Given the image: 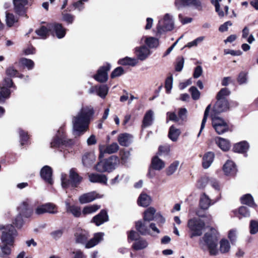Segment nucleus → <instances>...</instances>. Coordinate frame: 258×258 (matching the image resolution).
Instances as JSON below:
<instances>
[{
    "label": "nucleus",
    "mask_w": 258,
    "mask_h": 258,
    "mask_svg": "<svg viewBox=\"0 0 258 258\" xmlns=\"http://www.w3.org/2000/svg\"><path fill=\"white\" fill-rule=\"evenodd\" d=\"M0 232L2 233L1 238L2 242L0 243V257L9 258L12 253L15 239L18 234L17 231L11 224H0Z\"/></svg>",
    "instance_id": "1"
},
{
    "label": "nucleus",
    "mask_w": 258,
    "mask_h": 258,
    "mask_svg": "<svg viewBox=\"0 0 258 258\" xmlns=\"http://www.w3.org/2000/svg\"><path fill=\"white\" fill-rule=\"evenodd\" d=\"M93 110L91 107H82L78 114L72 119L73 134L80 136L86 132L90 122Z\"/></svg>",
    "instance_id": "2"
},
{
    "label": "nucleus",
    "mask_w": 258,
    "mask_h": 258,
    "mask_svg": "<svg viewBox=\"0 0 258 258\" xmlns=\"http://www.w3.org/2000/svg\"><path fill=\"white\" fill-rule=\"evenodd\" d=\"M214 229H211L210 232L206 233L200 240V245L203 250L208 249L210 254L216 255L218 253L217 244L218 235Z\"/></svg>",
    "instance_id": "3"
},
{
    "label": "nucleus",
    "mask_w": 258,
    "mask_h": 258,
    "mask_svg": "<svg viewBox=\"0 0 258 258\" xmlns=\"http://www.w3.org/2000/svg\"><path fill=\"white\" fill-rule=\"evenodd\" d=\"M49 31L54 32L57 37L59 39L63 38L66 34L65 29L61 24L58 23L48 24L47 27L41 26L39 29H37L35 32L40 38L45 39L48 36Z\"/></svg>",
    "instance_id": "4"
},
{
    "label": "nucleus",
    "mask_w": 258,
    "mask_h": 258,
    "mask_svg": "<svg viewBox=\"0 0 258 258\" xmlns=\"http://www.w3.org/2000/svg\"><path fill=\"white\" fill-rule=\"evenodd\" d=\"M145 220L138 221L136 223V230L142 235H150L152 237H157L160 233V230L154 223L148 224Z\"/></svg>",
    "instance_id": "5"
},
{
    "label": "nucleus",
    "mask_w": 258,
    "mask_h": 258,
    "mask_svg": "<svg viewBox=\"0 0 258 258\" xmlns=\"http://www.w3.org/2000/svg\"><path fill=\"white\" fill-rule=\"evenodd\" d=\"M73 144V140L67 138L64 130L61 127L59 128L56 136L50 143L51 147L53 148L69 147Z\"/></svg>",
    "instance_id": "6"
},
{
    "label": "nucleus",
    "mask_w": 258,
    "mask_h": 258,
    "mask_svg": "<svg viewBox=\"0 0 258 258\" xmlns=\"http://www.w3.org/2000/svg\"><path fill=\"white\" fill-rule=\"evenodd\" d=\"M187 226L192 232L190 237L201 236L205 226V222L200 219L194 218L188 220Z\"/></svg>",
    "instance_id": "7"
},
{
    "label": "nucleus",
    "mask_w": 258,
    "mask_h": 258,
    "mask_svg": "<svg viewBox=\"0 0 258 258\" xmlns=\"http://www.w3.org/2000/svg\"><path fill=\"white\" fill-rule=\"evenodd\" d=\"M174 28V22L172 16L169 14H166L163 18L160 20L157 26L158 33H162L163 32L171 31Z\"/></svg>",
    "instance_id": "8"
},
{
    "label": "nucleus",
    "mask_w": 258,
    "mask_h": 258,
    "mask_svg": "<svg viewBox=\"0 0 258 258\" xmlns=\"http://www.w3.org/2000/svg\"><path fill=\"white\" fill-rule=\"evenodd\" d=\"M212 125L217 134L221 135L228 131L227 123L221 117L214 114H211Z\"/></svg>",
    "instance_id": "9"
},
{
    "label": "nucleus",
    "mask_w": 258,
    "mask_h": 258,
    "mask_svg": "<svg viewBox=\"0 0 258 258\" xmlns=\"http://www.w3.org/2000/svg\"><path fill=\"white\" fill-rule=\"evenodd\" d=\"M57 213V207L52 203H46L37 207L35 213L37 215H41L44 213L56 214Z\"/></svg>",
    "instance_id": "10"
},
{
    "label": "nucleus",
    "mask_w": 258,
    "mask_h": 258,
    "mask_svg": "<svg viewBox=\"0 0 258 258\" xmlns=\"http://www.w3.org/2000/svg\"><path fill=\"white\" fill-rule=\"evenodd\" d=\"M111 66L109 63L100 67L97 71V73L94 76V79L98 82L103 83L108 79V71L110 70Z\"/></svg>",
    "instance_id": "11"
},
{
    "label": "nucleus",
    "mask_w": 258,
    "mask_h": 258,
    "mask_svg": "<svg viewBox=\"0 0 258 258\" xmlns=\"http://www.w3.org/2000/svg\"><path fill=\"white\" fill-rule=\"evenodd\" d=\"M103 195H100L97 192L93 191L81 195L79 198V201L81 204L90 203L97 199L103 198Z\"/></svg>",
    "instance_id": "12"
},
{
    "label": "nucleus",
    "mask_w": 258,
    "mask_h": 258,
    "mask_svg": "<svg viewBox=\"0 0 258 258\" xmlns=\"http://www.w3.org/2000/svg\"><path fill=\"white\" fill-rule=\"evenodd\" d=\"M28 3V0H13L15 12L20 16L27 17V8L25 7Z\"/></svg>",
    "instance_id": "13"
},
{
    "label": "nucleus",
    "mask_w": 258,
    "mask_h": 258,
    "mask_svg": "<svg viewBox=\"0 0 258 258\" xmlns=\"http://www.w3.org/2000/svg\"><path fill=\"white\" fill-rule=\"evenodd\" d=\"M89 237V232L82 229H77L75 233V242L77 243L81 244L84 246Z\"/></svg>",
    "instance_id": "14"
},
{
    "label": "nucleus",
    "mask_w": 258,
    "mask_h": 258,
    "mask_svg": "<svg viewBox=\"0 0 258 258\" xmlns=\"http://www.w3.org/2000/svg\"><path fill=\"white\" fill-rule=\"evenodd\" d=\"M229 108V104L227 99H217L215 103L212 114H217L227 110Z\"/></svg>",
    "instance_id": "15"
},
{
    "label": "nucleus",
    "mask_w": 258,
    "mask_h": 258,
    "mask_svg": "<svg viewBox=\"0 0 258 258\" xmlns=\"http://www.w3.org/2000/svg\"><path fill=\"white\" fill-rule=\"evenodd\" d=\"M135 52L137 58L141 61L145 60L151 54L150 49L145 45L136 47Z\"/></svg>",
    "instance_id": "16"
},
{
    "label": "nucleus",
    "mask_w": 258,
    "mask_h": 258,
    "mask_svg": "<svg viewBox=\"0 0 258 258\" xmlns=\"http://www.w3.org/2000/svg\"><path fill=\"white\" fill-rule=\"evenodd\" d=\"M165 167V163L163 161L155 156L152 158L151 167L149 169V174L150 176H154V170H160Z\"/></svg>",
    "instance_id": "17"
},
{
    "label": "nucleus",
    "mask_w": 258,
    "mask_h": 258,
    "mask_svg": "<svg viewBox=\"0 0 258 258\" xmlns=\"http://www.w3.org/2000/svg\"><path fill=\"white\" fill-rule=\"evenodd\" d=\"M104 236V233L103 232L95 233L93 237L87 241L85 247L86 248H91L95 246L103 240Z\"/></svg>",
    "instance_id": "18"
},
{
    "label": "nucleus",
    "mask_w": 258,
    "mask_h": 258,
    "mask_svg": "<svg viewBox=\"0 0 258 258\" xmlns=\"http://www.w3.org/2000/svg\"><path fill=\"white\" fill-rule=\"evenodd\" d=\"M119 149V146L116 143H113L106 147L104 146H100L99 147V158H103L104 154H113L116 152Z\"/></svg>",
    "instance_id": "19"
},
{
    "label": "nucleus",
    "mask_w": 258,
    "mask_h": 258,
    "mask_svg": "<svg viewBox=\"0 0 258 258\" xmlns=\"http://www.w3.org/2000/svg\"><path fill=\"white\" fill-rule=\"evenodd\" d=\"M119 159L115 156H111L108 159L104 160L106 172H111L119 163Z\"/></svg>",
    "instance_id": "20"
},
{
    "label": "nucleus",
    "mask_w": 258,
    "mask_h": 258,
    "mask_svg": "<svg viewBox=\"0 0 258 258\" xmlns=\"http://www.w3.org/2000/svg\"><path fill=\"white\" fill-rule=\"evenodd\" d=\"M62 187L63 188L76 187L81 182V178H61Z\"/></svg>",
    "instance_id": "21"
},
{
    "label": "nucleus",
    "mask_w": 258,
    "mask_h": 258,
    "mask_svg": "<svg viewBox=\"0 0 258 258\" xmlns=\"http://www.w3.org/2000/svg\"><path fill=\"white\" fill-rule=\"evenodd\" d=\"M217 201V200L213 201L205 193H203L200 197L199 206L202 209L207 210L211 205H213Z\"/></svg>",
    "instance_id": "22"
},
{
    "label": "nucleus",
    "mask_w": 258,
    "mask_h": 258,
    "mask_svg": "<svg viewBox=\"0 0 258 258\" xmlns=\"http://www.w3.org/2000/svg\"><path fill=\"white\" fill-rule=\"evenodd\" d=\"M223 170L227 176H234L237 172L235 164L232 161L228 160L223 165Z\"/></svg>",
    "instance_id": "23"
},
{
    "label": "nucleus",
    "mask_w": 258,
    "mask_h": 258,
    "mask_svg": "<svg viewBox=\"0 0 258 258\" xmlns=\"http://www.w3.org/2000/svg\"><path fill=\"white\" fill-rule=\"evenodd\" d=\"M18 209L19 213L26 218L30 217L33 213V210L27 202H23Z\"/></svg>",
    "instance_id": "24"
},
{
    "label": "nucleus",
    "mask_w": 258,
    "mask_h": 258,
    "mask_svg": "<svg viewBox=\"0 0 258 258\" xmlns=\"http://www.w3.org/2000/svg\"><path fill=\"white\" fill-rule=\"evenodd\" d=\"M108 221V216L107 212L103 210H101L98 214L94 216L92 219V221L98 226Z\"/></svg>",
    "instance_id": "25"
},
{
    "label": "nucleus",
    "mask_w": 258,
    "mask_h": 258,
    "mask_svg": "<svg viewBox=\"0 0 258 258\" xmlns=\"http://www.w3.org/2000/svg\"><path fill=\"white\" fill-rule=\"evenodd\" d=\"M215 158V154L212 152H208L205 153L202 158V167L207 169L211 165Z\"/></svg>",
    "instance_id": "26"
},
{
    "label": "nucleus",
    "mask_w": 258,
    "mask_h": 258,
    "mask_svg": "<svg viewBox=\"0 0 258 258\" xmlns=\"http://www.w3.org/2000/svg\"><path fill=\"white\" fill-rule=\"evenodd\" d=\"M148 245V241L145 238L140 237L134 242L132 248L135 250H140L146 248Z\"/></svg>",
    "instance_id": "27"
},
{
    "label": "nucleus",
    "mask_w": 258,
    "mask_h": 258,
    "mask_svg": "<svg viewBox=\"0 0 258 258\" xmlns=\"http://www.w3.org/2000/svg\"><path fill=\"white\" fill-rule=\"evenodd\" d=\"M66 211L71 213L76 217H79L81 215V210L80 207L75 205H71L68 200L65 201Z\"/></svg>",
    "instance_id": "28"
},
{
    "label": "nucleus",
    "mask_w": 258,
    "mask_h": 258,
    "mask_svg": "<svg viewBox=\"0 0 258 258\" xmlns=\"http://www.w3.org/2000/svg\"><path fill=\"white\" fill-rule=\"evenodd\" d=\"M89 178V180L92 183H98L102 185H113L118 182L117 178Z\"/></svg>",
    "instance_id": "29"
},
{
    "label": "nucleus",
    "mask_w": 258,
    "mask_h": 258,
    "mask_svg": "<svg viewBox=\"0 0 258 258\" xmlns=\"http://www.w3.org/2000/svg\"><path fill=\"white\" fill-rule=\"evenodd\" d=\"M137 202L140 206L146 207L150 204L151 198L146 193L142 192L139 196Z\"/></svg>",
    "instance_id": "30"
},
{
    "label": "nucleus",
    "mask_w": 258,
    "mask_h": 258,
    "mask_svg": "<svg viewBox=\"0 0 258 258\" xmlns=\"http://www.w3.org/2000/svg\"><path fill=\"white\" fill-rule=\"evenodd\" d=\"M132 136L127 133L120 134L118 137V141L122 146L127 147L132 142Z\"/></svg>",
    "instance_id": "31"
},
{
    "label": "nucleus",
    "mask_w": 258,
    "mask_h": 258,
    "mask_svg": "<svg viewBox=\"0 0 258 258\" xmlns=\"http://www.w3.org/2000/svg\"><path fill=\"white\" fill-rule=\"evenodd\" d=\"M241 203L246 205L250 207L256 208L257 205L254 203L253 197L250 194H247L243 195L240 198Z\"/></svg>",
    "instance_id": "32"
},
{
    "label": "nucleus",
    "mask_w": 258,
    "mask_h": 258,
    "mask_svg": "<svg viewBox=\"0 0 258 258\" xmlns=\"http://www.w3.org/2000/svg\"><path fill=\"white\" fill-rule=\"evenodd\" d=\"M154 120V112L152 110H149L145 113L143 120L142 126L146 127L151 125Z\"/></svg>",
    "instance_id": "33"
},
{
    "label": "nucleus",
    "mask_w": 258,
    "mask_h": 258,
    "mask_svg": "<svg viewBox=\"0 0 258 258\" xmlns=\"http://www.w3.org/2000/svg\"><path fill=\"white\" fill-rule=\"evenodd\" d=\"M249 148L248 143L246 141H242L236 144L233 147L235 152L243 153L246 152Z\"/></svg>",
    "instance_id": "34"
},
{
    "label": "nucleus",
    "mask_w": 258,
    "mask_h": 258,
    "mask_svg": "<svg viewBox=\"0 0 258 258\" xmlns=\"http://www.w3.org/2000/svg\"><path fill=\"white\" fill-rule=\"evenodd\" d=\"M82 163L86 167L92 165L95 160V156L93 153H87L82 157Z\"/></svg>",
    "instance_id": "35"
},
{
    "label": "nucleus",
    "mask_w": 258,
    "mask_h": 258,
    "mask_svg": "<svg viewBox=\"0 0 258 258\" xmlns=\"http://www.w3.org/2000/svg\"><path fill=\"white\" fill-rule=\"evenodd\" d=\"M156 211L153 207H149L147 209L144 213L143 220L147 221H151L154 219Z\"/></svg>",
    "instance_id": "36"
},
{
    "label": "nucleus",
    "mask_w": 258,
    "mask_h": 258,
    "mask_svg": "<svg viewBox=\"0 0 258 258\" xmlns=\"http://www.w3.org/2000/svg\"><path fill=\"white\" fill-rule=\"evenodd\" d=\"M235 216L239 219L242 218H247L250 216V212L249 209L245 206H241L238 210L237 213L235 211Z\"/></svg>",
    "instance_id": "37"
},
{
    "label": "nucleus",
    "mask_w": 258,
    "mask_h": 258,
    "mask_svg": "<svg viewBox=\"0 0 258 258\" xmlns=\"http://www.w3.org/2000/svg\"><path fill=\"white\" fill-rule=\"evenodd\" d=\"M138 61L137 58L125 57L122 59H120L118 63L121 65H128L131 66H135L138 63Z\"/></svg>",
    "instance_id": "38"
},
{
    "label": "nucleus",
    "mask_w": 258,
    "mask_h": 258,
    "mask_svg": "<svg viewBox=\"0 0 258 258\" xmlns=\"http://www.w3.org/2000/svg\"><path fill=\"white\" fill-rule=\"evenodd\" d=\"M180 134L179 130L175 128L173 125L170 126L168 133V137L173 142L176 141Z\"/></svg>",
    "instance_id": "39"
},
{
    "label": "nucleus",
    "mask_w": 258,
    "mask_h": 258,
    "mask_svg": "<svg viewBox=\"0 0 258 258\" xmlns=\"http://www.w3.org/2000/svg\"><path fill=\"white\" fill-rule=\"evenodd\" d=\"M97 94L102 98H104L108 92V87L106 85L96 86Z\"/></svg>",
    "instance_id": "40"
},
{
    "label": "nucleus",
    "mask_w": 258,
    "mask_h": 258,
    "mask_svg": "<svg viewBox=\"0 0 258 258\" xmlns=\"http://www.w3.org/2000/svg\"><path fill=\"white\" fill-rule=\"evenodd\" d=\"M231 246L228 240L222 239L220 242V251L222 253H227L229 251Z\"/></svg>",
    "instance_id": "41"
},
{
    "label": "nucleus",
    "mask_w": 258,
    "mask_h": 258,
    "mask_svg": "<svg viewBox=\"0 0 258 258\" xmlns=\"http://www.w3.org/2000/svg\"><path fill=\"white\" fill-rule=\"evenodd\" d=\"M216 143L219 147L223 151H227L230 148L229 142L225 139L218 138L216 140Z\"/></svg>",
    "instance_id": "42"
},
{
    "label": "nucleus",
    "mask_w": 258,
    "mask_h": 258,
    "mask_svg": "<svg viewBox=\"0 0 258 258\" xmlns=\"http://www.w3.org/2000/svg\"><path fill=\"white\" fill-rule=\"evenodd\" d=\"M10 94L9 89L5 87H0V103L4 102L6 99L9 98Z\"/></svg>",
    "instance_id": "43"
},
{
    "label": "nucleus",
    "mask_w": 258,
    "mask_h": 258,
    "mask_svg": "<svg viewBox=\"0 0 258 258\" xmlns=\"http://www.w3.org/2000/svg\"><path fill=\"white\" fill-rule=\"evenodd\" d=\"M52 172V169L50 166L45 165L41 169L40 174L41 177H51Z\"/></svg>",
    "instance_id": "44"
},
{
    "label": "nucleus",
    "mask_w": 258,
    "mask_h": 258,
    "mask_svg": "<svg viewBox=\"0 0 258 258\" xmlns=\"http://www.w3.org/2000/svg\"><path fill=\"white\" fill-rule=\"evenodd\" d=\"M100 208V206L97 205L86 206L84 208L82 213L84 215L92 214L96 212Z\"/></svg>",
    "instance_id": "45"
},
{
    "label": "nucleus",
    "mask_w": 258,
    "mask_h": 258,
    "mask_svg": "<svg viewBox=\"0 0 258 258\" xmlns=\"http://www.w3.org/2000/svg\"><path fill=\"white\" fill-rule=\"evenodd\" d=\"M6 21L7 25L11 27L14 24L18 21V18L11 13H6Z\"/></svg>",
    "instance_id": "46"
},
{
    "label": "nucleus",
    "mask_w": 258,
    "mask_h": 258,
    "mask_svg": "<svg viewBox=\"0 0 258 258\" xmlns=\"http://www.w3.org/2000/svg\"><path fill=\"white\" fill-rule=\"evenodd\" d=\"M147 45L151 48H156L159 45L158 39L153 37H147L145 40Z\"/></svg>",
    "instance_id": "47"
},
{
    "label": "nucleus",
    "mask_w": 258,
    "mask_h": 258,
    "mask_svg": "<svg viewBox=\"0 0 258 258\" xmlns=\"http://www.w3.org/2000/svg\"><path fill=\"white\" fill-rule=\"evenodd\" d=\"M211 104H209L208 105V106L206 107V109H205V112H204V117L203 118V120H202V123H201V128H200V132L198 135V137H199L201 132H202L204 128L205 127V123L207 121V118H208V116L209 115V112L211 109Z\"/></svg>",
    "instance_id": "48"
},
{
    "label": "nucleus",
    "mask_w": 258,
    "mask_h": 258,
    "mask_svg": "<svg viewBox=\"0 0 258 258\" xmlns=\"http://www.w3.org/2000/svg\"><path fill=\"white\" fill-rule=\"evenodd\" d=\"M249 232L251 234L258 232V220H251L249 223Z\"/></svg>",
    "instance_id": "49"
},
{
    "label": "nucleus",
    "mask_w": 258,
    "mask_h": 258,
    "mask_svg": "<svg viewBox=\"0 0 258 258\" xmlns=\"http://www.w3.org/2000/svg\"><path fill=\"white\" fill-rule=\"evenodd\" d=\"M179 164L178 161H175L170 164V165L166 169L167 175H171L177 170Z\"/></svg>",
    "instance_id": "50"
},
{
    "label": "nucleus",
    "mask_w": 258,
    "mask_h": 258,
    "mask_svg": "<svg viewBox=\"0 0 258 258\" xmlns=\"http://www.w3.org/2000/svg\"><path fill=\"white\" fill-rule=\"evenodd\" d=\"M230 94V91L226 88H222L217 95V99H226L225 97Z\"/></svg>",
    "instance_id": "51"
},
{
    "label": "nucleus",
    "mask_w": 258,
    "mask_h": 258,
    "mask_svg": "<svg viewBox=\"0 0 258 258\" xmlns=\"http://www.w3.org/2000/svg\"><path fill=\"white\" fill-rule=\"evenodd\" d=\"M20 62L23 66H25L28 70H32L34 66V63L33 60L26 58H22Z\"/></svg>",
    "instance_id": "52"
},
{
    "label": "nucleus",
    "mask_w": 258,
    "mask_h": 258,
    "mask_svg": "<svg viewBox=\"0 0 258 258\" xmlns=\"http://www.w3.org/2000/svg\"><path fill=\"white\" fill-rule=\"evenodd\" d=\"M19 133L20 136V142L22 146L24 145L28 140V135L27 133L24 131L19 129Z\"/></svg>",
    "instance_id": "53"
},
{
    "label": "nucleus",
    "mask_w": 258,
    "mask_h": 258,
    "mask_svg": "<svg viewBox=\"0 0 258 258\" xmlns=\"http://www.w3.org/2000/svg\"><path fill=\"white\" fill-rule=\"evenodd\" d=\"M172 84L173 77L172 76H170L166 78L165 82V88L167 93L169 94L170 93L172 88Z\"/></svg>",
    "instance_id": "54"
},
{
    "label": "nucleus",
    "mask_w": 258,
    "mask_h": 258,
    "mask_svg": "<svg viewBox=\"0 0 258 258\" xmlns=\"http://www.w3.org/2000/svg\"><path fill=\"white\" fill-rule=\"evenodd\" d=\"M13 223L17 228H21L24 224V221L22 219V215L19 213L14 219Z\"/></svg>",
    "instance_id": "55"
},
{
    "label": "nucleus",
    "mask_w": 258,
    "mask_h": 258,
    "mask_svg": "<svg viewBox=\"0 0 258 258\" xmlns=\"http://www.w3.org/2000/svg\"><path fill=\"white\" fill-rule=\"evenodd\" d=\"M237 230L236 229H231L228 232V237L233 244L235 243L237 239Z\"/></svg>",
    "instance_id": "56"
},
{
    "label": "nucleus",
    "mask_w": 258,
    "mask_h": 258,
    "mask_svg": "<svg viewBox=\"0 0 258 258\" xmlns=\"http://www.w3.org/2000/svg\"><path fill=\"white\" fill-rule=\"evenodd\" d=\"M159 226H162L165 222V219L160 212L156 213L154 219Z\"/></svg>",
    "instance_id": "57"
},
{
    "label": "nucleus",
    "mask_w": 258,
    "mask_h": 258,
    "mask_svg": "<svg viewBox=\"0 0 258 258\" xmlns=\"http://www.w3.org/2000/svg\"><path fill=\"white\" fill-rule=\"evenodd\" d=\"M189 92H190L192 98L194 100H198L199 99L200 92L196 87L194 86L191 87L189 88Z\"/></svg>",
    "instance_id": "58"
},
{
    "label": "nucleus",
    "mask_w": 258,
    "mask_h": 258,
    "mask_svg": "<svg viewBox=\"0 0 258 258\" xmlns=\"http://www.w3.org/2000/svg\"><path fill=\"white\" fill-rule=\"evenodd\" d=\"M184 64V58L182 57H178L176 59L175 69L177 72H180L183 69Z\"/></svg>",
    "instance_id": "59"
},
{
    "label": "nucleus",
    "mask_w": 258,
    "mask_h": 258,
    "mask_svg": "<svg viewBox=\"0 0 258 258\" xmlns=\"http://www.w3.org/2000/svg\"><path fill=\"white\" fill-rule=\"evenodd\" d=\"M204 36L199 37L194 40L188 42L186 45V46L189 48L192 46H196L199 43L202 42L204 40Z\"/></svg>",
    "instance_id": "60"
},
{
    "label": "nucleus",
    "mask_w": 258,
    "mask_h": 258,
    "mask_svg": "<svg viewBox=\"0 0 258 258\" xmlns=\"http://www.w3.org/2000/svg\"><path fill=\"white\" fill-rule=\"evenodd\" d=\"M124 73V70L121 67L116 68L111 74V78H114L121 76Z\"/></svg>",
    "instance_id": "61"
},
{
    "label": "nucleus",
    "mask_w": 258,
    "mask_h": 258,
    "mask_svg": "<svg viewBox=\"0 0 258 258\" xmlns=\"http://www.w3.org/2000/svg\"><path fill=\"white\" fill-rule=\"evenodd\" d=\"M95 170L100 172H106L104 161L98 162L95 167Z\"/></svg>",
    "instance_id": "62"
},
{
    "label": "nucleus",
    "mask_w": 258,
    "mask_h": 258,
    "mask_svg": "<svg viewBox=\"0 0 258 258\" xmlns=\"http://www.w3.org/2000/svg\"><path fill=\"white\" fill-rule=\"evenodd\" d=\"M166 114L167 120H169L174 122L178 121L179 118L174 112H168Z\"/></svg>",
    "instance_id": "63"
},
{
    "label": "nucleus",
    "mask_w": 258,
    "mask_h": 258,
    "mask_svg": "<svg viewBox=\"0 0 258 258\" xmlns=\"http://www.w3.org/2000/svg\"><path fill=\"white\" fill-rule=\"evenodd\" d=\"M246 74L243 72L240 73L237 78L238 83L239 84H243L246 83Z\"/></svg>",
    "instance_id": "64"
}]
</instances>
